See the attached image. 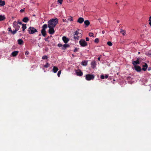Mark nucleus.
<instances>
[{"label": "nucleus", "mask_w": 151, "mask_h": 151, "mask_svg": "<svg viewBox=\"0 0 151 151\" xmlns=\"http://www.w3.org/2000/svg\"><path fill=\"white\" fill-rule=\"evenodd\" d=\"M148 24L151 28V16L148 18Z\"/></svg>", "instance_id": "cd10ccee"}, {"label": "nucleus", "mask_w": 151, "mask_h": 151, "mask_svg": "<svg viewBox=\"0 0 151 151\" xmlns=\"http://www.w3.org/2000/svg\"><path fill=\"white\" fill-rule=\"evenodd\" d=\"M75 72L76 75L78 76H81L83 75V73L80 69L76 70Z\"/></svg>", "instance_id": "6e6552de"}, {"label": "nucleus", "mask_w": 151, "mask_h": 151, "mask_svg": "<svg viewBox=\"0 0 151 151\" xmlns=\"http://www.w3.org/2000/svg\"><path fill=\"white\" fill-rule=\"evenodd\" d=\"M142 70L145 71L146 70L148 67V65L146 63H145L144 65H143Z\"/></svg>", "instance_id": "4468645a"}, {"label": "nucleus", "mask_w": 151, "mask_h": 151, "mask_svg": "<svg viewBox=\"0 0 151 151\" xmlns=\"http://www.w3.org/2000/svg\"><path fill=\"white\" fill-rule=\"evenodd\" d=\"M138 54H139L140 53V52H138Z\"/></svg>", "instance_id": "09e8293b"}, {"label": "nucleus", "mask_w": 151, "mask_h": 151, "mask_svg": "<svg viewBox=\"0 0 151 151\" xmlns=\"http://www.w3.org/2000/svg\"><path fill=\"white\" fill-rule=\"evenodd\" d=\"M98 60L100 61V57H99L98 58Z\"/></svg>", "instance_id": "49530a36"}, {"label": "nucleus", "mask_w": 151, "mask_h": 151, "mask_svg": "<svg viewBox=\"0 0 151 151\" xmlns=\"http://www.w3.org/2000/svg\"><path fill=\"white\" fill-rule=\"evenodd\" d=\"M63 21L64 22H66V19H63Z\"/></svg>", "instance_id": "a18cd8bd"}, {"label": "nucleus", "mask_w": 151, "mask_h": 151, "mask_svg": "<svg viewBox=\"0 0 151 151\" xmlns=\"http://www.w3.org/2000/svg\"><path fill=\"white\" fill-rule=\"evenodd\" d=\"M88 61L87 60L83 61L81 62V65L83 66H86L87 65Z\"/></svg>", "instance_id": "aec40b11"}, {"label": "nucleus", "mask_w": 151, "mask_h": 151, "mask_svg": "<svg viewBox=\"0 0 151 151\" xmlns=\"http://www.w3.org/2000/svg\"><path fill=\"white\" fill-rule=\"evenodd\" d=\"M69 46V45L68 44H64L63 45L62 47V49L64 50L65 48L67 47H68Z\"/></svg>", "instance_id": "b1692460"}, {"label": "nucleus", "mask_w": 151, "mask_h": 151, "mask_svg": "<svg viewBox=\"0 0 151 151\" xmlns=\"http://www.w3.org/2000/svg\"><path fill=\"white\" fill-rule=\"evenodd\" d=\"M151 68H148V70H151Z\"/></svg>", "instance_id": "de8ad7c7"}, {"label": "nucleus", "mask_w": 151, "mask_h": 151, "mask_svg": "<svg viewBox=\"0 0 151 151\" xmlns=\"http://www.w3.org/2000/svg\"><path fill=\"white\" fill-rule=\"evenodd\" d=\"M47 27V24H44L42 27V29L41 31V33L42 35L44 37H45L46 35V29Z\"/></svg>", "instance_id": "7ed1b4c3"}, {"label": "nucleus", "mask_w": 151, "mask_h": 151, "mask_svg": "<svg viewBox=\"0 0 151 151\" xmlns=\"http://www.w3.org/2000/svg\"><path fill=\"white\" fill-rule=\"evenodd\" d=\"M58 21L57 18L52 19L48 22V25L49 28L55 27L58 23Z\"/></svg>", "instance_id": "f257e3e1"}, {"label": "nucleus", "mask_w": 151, "mask_h": 151, "mask_svg": "<svg viewBox=\"0 0 151 151\" xmlns=\"http://www.w3.org/2000/svg\"><path fill=\"white\" fill-rule=\"evenodd\" d=\"M18 44L21 45L23 43V41L22 39H19L18 40Z\"/></svg>", "instance_id": "a878e982"}, {"label": "nucleus", "mask_w": 151, "mask_h": 151, "mask_svg": "<svg viewBox=\"0 0 151 151\" xmlns=\"http://www.w3.org/2000/svg\"><path fill=\"white\" fill-rule=\"evenodd\" d=\"M6 19L5 16L4 15H0V21H2Z\"/></svg>", "instance_id": "5701e85b"}, {"label": "nucleus", "mask_w": 151, "mask_h": 151, "mask_svg": "<svg viewBox=\"0 0 151 151\" xmlns=\"http://www.w3.org/2000/svg\"><path fill=\"white\" fill-rule=\"evenodd\" d=\"M96 64L95 60H93L91 63V67L93 69L96 68Z\"/></svg>", "instance_id": "9d476101"}, {"label": "nucleus", "mask_w": 151, "mask_h": 151, "mask_svg": "<svg viewBox=\"0 0 151 151\" xmlns=\"http://www.w3.org/2000/svg\"><path fill=\"white\" fill-rule=\"evenodd\" d=\"M18 53V51H14L12 53L11 55L13 57H15L17 55Z\"/></svg>", "instance_id": "dca6fc26"}, {"label": "nucleus", "mask_w": 151, "mask_h": 151, "mask_svg": "<svg viewBox=\"0 0 151 151\" xmlns=\"http://www.w3.org/2000/svg\"><path fill=\"white\" fill-rule=\"evenodd\" d=\"M8 30L9 32H10L12 33V30L11 27H10L8 28Z\"/></svg>", "instance_id": "4c0bfd02"}, {"label": "nucleus", "mask_w": 151, "mask_h": 151, "mask_svg": "<svg viewBox=\"0 0 151 151\" xmlns=\"http://www.w3.org/2000/svg\"><path fill=\"white\" fill-rule=\"evenodd\" d=\"M5 2L4 1L0 0V6H3L5 5Z\"/></svg>", "instance_id": "6ab92c4d"}, {"label": "nucleus", "mask_w": 151, "mask_h": 151, "mask_svg": "<svg viewBox=\"0 0 151 151\" xmlns=\"http://www.w3.org/2000/svg\"><path fill=\"white\" fill-rule=\"evenodd\" d=\"M48 58L47 55H44L42 57V59L43 60L47 59Z\"/></svg>", "instance_id": "c756f323"}, {"label": "nucleus", "mask_w": 151, "mask_h": 151, "mask_svg": "<svg viewBox=\"0 0 151 151\" xmlns=\"http://www.w3.org/2000/svg\"><path fill=\"white\" fill-rule=\"evenodd\" d=\"M18 31V30L15 29V30L14 31H12V32L11 33L13 34H14L16 33Z\"/></svg>", "instance_id": "2f4dec72"}, {"label": "nucleus", "mask_w": 151, "mask_h": 151, "mask_svg": "<svg viewBox=\"0 0 151 151\" xmlns=\"http://www.w3.org/2000/svg\"><path fill=\"white\" fill-rule=\"evenodd\" d=\"M80 45L82 47L86 46L87 45V43L84 40H81L79 42Z\"/></svg>", "instance_id": "0eeeda50"}, {"label": "nucleus", "mask_w": 151, "mask_h": 151, "mask_svg": "<svg viewBox=\"0 0 151 151\" xmlns=\"http://www.w3.org/2000/svg\"><path fill=\"white\" fill-rule=\"evenodd\" d=\"M58 46L59 47H63V45H62V44H60V43H59L58 44Z\"/></svg>", "instance_id": "58836bf2"}, {"label": "nucleus", "mask_w": 151, "mask_h": 151, "mask_svg": "<svg viewBox=\"0 0 151 151\" xmlns=\"http://www.w3.org/2000/svg\"><path fill=\"white\" fill-rule=\"evenodd\" d=\"M78 51V49L77 48H75L74 50V52H76Z\"/></svg>", "instance_id": "37998d69"}, {"label": "nucleus", "mask_w": 151, "mask_h": 151, "mask_svg": "<svg viewBox=\"0 0 151 151\" xmlns=\"http://www.w3.org/2000/svg\"><path fill=\"white\" fill-rule=\"evenodd\" d=\"M58 70V68L57 67L55 66H53V68L52 69V71H53V72L54 73H56L57 72V71Z\"/></svg>", "instance_id": "f3484780"}, {"label": "nucleus", "mask_w": 151, "mask_h": 151, "mask_svg": "<svg viewBox=\"0 0 151 151\" xmlns=\"http://www.w3.org/2000/svg\"><path fill=\"white\" fill-rule=\"evenodd\" d=\"M93 35H94L91 32H90L89 33V35L90 37H94Z\"/></svg>", "instance_id": "72a5a7b5"}, {"label": "nucleus", "mask_w": 151, "mask_h": 151, "mask_svg": "<svg viewBox=\"0 0 151 151\" xmlns=\"http://www.w3.org/2000/svg\"><path fill=\"white\" fill-rule=\"evenodd\" d=\"M25 55H28L29 54V52L27 51L25 52Z\"/></svg>", "instance_id": "a19ab883"}, {"label": "nucleus", "mask_w": 151, "mask_h": 151, "mask_svg": "<svg viewBox=\"0 0 151 151\" xmlns=\"http://www.w3.org/2000/svg\"><path fill=\"white\" fill-rule=\"evenodd\" d=\"M89 39L88 37H86V41H89Z\"/></svg>", "instance_id": "c03bdc74"}, {"label": "nucleus", "mask_w": 151, "mask_h": 151, "mask_svg": "<svg viewBox=\"0 0 151 151\" xmlns=\"http://www.w3.org/2000/svg\"><path fill=\"white\" fill-rule=\"evenodd\" d=\"M135 70L137 72H140L141 70V68L139 66L137 65L134 66Z\"/></svg>", "instance_id": "9b49d317"}, {"label": "nucleus", "mask_w": 151, "mask_h": 151, "mask_svg": "<svg viewBox=\"0 0 151 151\" xmlns=\"http://www.w3.org/2000/svg\"><path fill=\"white\" fill-rule=\"evenodd\" d=\"M50 66V64L48 63H47L45 65H44V67L47 68Z\"/></svg>", "instance_id": "c85d7f7f"}, {"label": "nucleus", "mask_w": 151, "mask_h": 151, "mask_svg": "<svg viewBox=\"0 0 151 151\" xmlns=\"http://www.w3.org/2000/svg\"><path fill=\"white\" fill-rule=\"evenodd\" d=\"M61 70H60L58 73L57 75L58 77H60L61 74Z\"/></svg>", "instance_id": "f704fd0d"}, {"label": "nucleus", "mask_w": 151, "mask_h": 151, "mask_svg": "<svg viewBox=\"0 0 151 151\" xmlns=\"http://www.w3.org/2000/svg\"><path fill=\"white\" fill-rule=\"evenodd\" d=\"M84 23L86 25V27H87L90 24V22L88 20H86L84 22Z\"/></svg>", "instance_id": "a211bd4d"}, {"label": "nucleus", "mask_w": 151, "mask_h": 151, "mask_svg": "<svg viewBox=\"0 0 151 151\" xmlns=\"http://www.w3.org/2000/svg\"><path fill=\"white\" fill-rule=\"evenodd\" d=\"M120 32L123 35H125L126 32L124 30L121 29L120 30Z\"/></svg>", "instance_id": "bb28decb"}, {"label": "nucleus", "mask_w": 151, "mask_h": 151, "mask_svg": "<svg viewBox=\"0 0 151 151\" xmlns=\"http://www.w3.org/2000/svg\"><path fill=\"white\" fill-rule=\"evenodd\" d=\"M18 24H19L20 25H22V23L21 22L14 21V22L13 24V27L15 29H17L18 30H19L20 28V27L19 25H18Z\"/></svg>", "instance_id": "20e7f679"}, {"label": "nucleus", "mask_w": 151, "mask_h": 151, "mask_svg": "<svg viewBox=\"0 0 151 151\" xmlns=\"http://www.w3.org/2000/svg\"><path fill=\"white\" fill-rule=\"evenodd\" d=\"M107 44L109 46H111L112 45V43L110 41L108 42L107 43Z\"/></svg>", "instance_id": "473e14b6"}, {"label": "nucleus", "mask_w": 151, "mask_h": 151, "mask_svg": "<svg viewBox=\"0 0 151 151\" xmlns=\"http://www.w3.org/2000/svg\"><path fill=\"white\" fill-rule=\"evenodd\" d=\"M49 39V37H47L46 38H45V41H48V40Z\"/></svg>", "instance_id": "79ce46f5"}, {"label": "nucleus", "mask_w": 151, "mask_h": 151, "mask_svg": "<svg viewBox=\"0 0 151 151\" xmlns=\"http://www.w3.org/2000/svg\"><path fill=\"white\" fill-rule=\"evenodd\" d=\"M108 77V76L106 74L104 76V75L102 74L100 78L101 79H104V78H107Z\"/></svg>", "instance_id": "4be33fe9"}, {"label": "nucleus", "mask_w": 151, "mask_h": 151, "mask_svg": "<svg viewBox=\"0 0 151 151\" xmlns=\"http://www.w3.org/2000/svg\"><path fill=\"white\" fill-rule=\"evenodd\" d=\"M94 77L95 76L93 74H88L86 75L85 76L86 80L88 81L93 80L94 79Z\"/></svg>", "instance_id": "423d86ee"}, {"label": "nucleus", "mask_w": 151, "mask_h": 151, "mask_svg": "<svg viewBox=\"0 0 151 151\" xmlns=\"http://www.w3.org/2000/svg\"><path fill=\"white\" fill-rule=\"evenodd\" d=\"M99 40L98 38H96L94 40V42L96 43H98L99 42Z\"/></svg>", "instance_id": "e433bc0d"}, {"label": "nucleus", "mask_w": 151, "mask_h": 151, "mask_svg": "<svg viewBox=\"0 0 151 151\" xmlns=\"http://www.w3.org/2000/svg\"><path fill=\"white\" fill-rule=\"evenodd\" d=\"M22 31L24 32L25 30L26 29L27 27L26 24H22Z\"/></svg>", "instance_id": "393cba45"}, {"label": "nucleus", "mask_w": 151, "mask_h": 151, "mask_svg": "<svg viewBox=\"0 0 151 151\" xmlns=\"http://www.w3.org/2000/svg\"><path fill=\"white\" fill-rule=\"evenodd\" d=\"M68 20L70 21V22L72 21H73V17L71 16L68 19Z\"/></svg>", "instance_id": "c9c22d12"}, {"label": "nucleus", "mask_w": 151, "mask_h": 151, "mask_svg": "<svg viewBox=\"0 0 151 151\" xmlns=\"http://www.w3.org/2000/svg\"><path fill=\"white\" fill-rule=\"evenodd\" d=\"M25 9H22L20 10V12H24Z\"/></svg>", "instance_id": "ea45409f"}, {"label": "nucleus", "mask_w": 151, "mask_h": 151, "mask_svg": "<svg viewBox=\"0 0 151 151\" xmlns=\"http://www.w3.org/2000/svg\"><path fill=\"white\" fill-rule=\"evenodd\" d=\"M84 21V19L82 17H79L77 20V22L80 24L82 23Z\"/></svg>", "instance_id": "ddd939ff"}, {"label": "nucleus", "mask_w": 151, "mask_h": 151, "mask_svg": "<svg viewBox=\"0 0 151 151\" xmlns=\"http://www.w3.org/2000/svg\"><path fill=\"white\" fill-rule=\"evenodd\" d=\"M28 31L29 33L30 34H33L37 32V29L32 27H29L28 28Z\"/></svg>", "instance_id": "39448f33"}, {"label": "nucleus", "mask_w": 151, "mask_h": 151, "mask_svg": "<svg viewBox=\"0 0 151 151\" xmlns=\"http://www.w3.org/2000/svg\"><path fill=\"white\" fill-rule=\"evenodd\" d=\"M53 28L54 27H52L49 28V30L48 32L50 34L52 35L54 33L55 31Z\"/></svg>", "instance_id": "1a4fd4ad"}, {"label": "nucleus", "mask_w": 151, "mask_h": 151, "mask_svg": "<svg viewBox=\"0 0 151 151\" xmlns=\"http://www.w3.org/2000/svg\"><path fill=\"white\" fill-rule=\"evenodd\" d=\"M63 0H58V3H59L60 5H61L63 3Z\"/></svg>", "instance_id": "7c9ffc66"}, {"label": "nucleus", "mask_w": 151, "mask_h": 151, "mask_svg": "<svg viewBox=\"0 0 151 151\" xmlns=\"http://www.w3.org/2000/svg\"><path fill=\"white\" fill-rule=\"evenodd\" d=\"M139 63L140 62L139 59H138L136 61H134L132 62V64H133L134 66H137V65L139 64Z\"/></svg>", "instance_id": "f8f14e48"}, {"label": "nucleus", "mask_w": 151, "mask_h": 151, "mask_svg": "<svg viewBox=\"0 0 151 151\" xmlns=\"http://www.w3.org/2000/svg\"><path fill=\"white\" fill-rule=\"evenodd\" d=\"M82 35L81 30L78 29L74 32L73 34V38L75 40H78L82 37Z\"/></svg>", "instance_id": "f03ea898"}, {"label": "nucleus", "mask_w": 151, "mask_h": 151, "mask_svg": "<svg viewBox=\"0 0 151 151\" xmlns=\"http://www.w3.org/2000/svg\"><path fill=\"white\" fill-rule=\"evenodd\" d=\"M102 32L103 33H104V32L103 31H102Z\"/></svg>", "instance_id": "8fccbe9b"}, {"label": "nucleus", "mask_w": 151, "mask_h": 151, "mask_svg": "<svg viewBox=\"0 0 151 151\" xmlns=\"http://www.w3.org/2000/svg\"><path fill=\"white\" fill-rule=\"evenodd\" d=\"M29 20V19L27 17H25L23 19L22 21L26 23Z\"/></svg>", "instance_id": "412c9836"}, {"label": "nucleus", "mask_w": 151, "mask_h": 151, "mask_svg": "<svg viewBox=\"0 0 151 151\" xmlns=\"http://www.w3.org/2000/svg\"><path fill=\"white\" fill-rule=\"evenodd\" d=\"M62 39L64 42L65 43H67L69 41V39L65 36L63 37Z\"/></svg>", "instance_id": "2eb2a0df"}]
</instances>
